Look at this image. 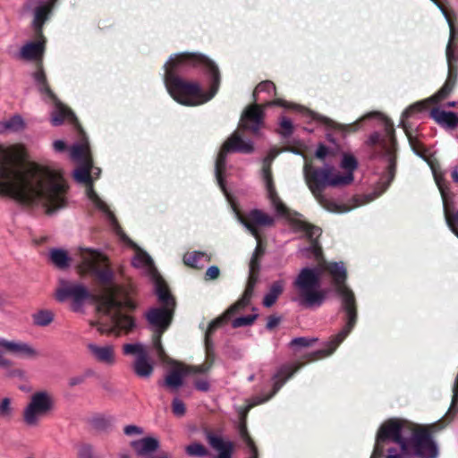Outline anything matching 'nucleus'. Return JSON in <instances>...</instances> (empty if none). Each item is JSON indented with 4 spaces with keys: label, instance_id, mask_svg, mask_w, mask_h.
I'll return each instance as SVG.
<instances>
[{
    "label": "nucleus",
    "instance_id": "obj_1",
    "mask_svg": "<svg viewBox=\"0 0 458 458\" xmlns=\"http://www.w3.org/2000/svg\"><path fill=\"white\" fill-rule=\"evenodd\" d=\"M281 106L284 108H292L300 113L308 120H318L325 123L327 127L341 132L344 136L347 133L355 131L360 121L371 117H377L380 123L384 126L385 133L380 136L377 133L373 134L369 139V143L377 145L381 152V162L385 165L386 171L380 177L375 192L371 195L358 196L352 199V204L339 203L334 199L327 198L322 194L326 187H338L350 184L353 181V172L358 166V162L353 155L344 153L341 161L343 172L336 171L335 168L326 165L323 168H314L311 164L305 162L303 167V175L307 186L312 192L318 202L327 211L333 213H345L357 207L367 204L380 196L389 186L394 177L395 169V142L394 139L393 124L379 113H369L353 123L341 124L326 117H321L310 110L295 104L286 102L283 99H276L267 102L265 106L250 105L242 113L240 128L224 143L216 160V178L217 183L227 199L230 201L229 194L225 189L224 177L225 172V157L230 151H237L245 154L251 153L254 149L253 143L250 140H245L242 131H250L258 135L260 128L263 126L264 110L270 106Z\"/></svg>",
    "mask_w": 458,
    "mask_h": 458
},
{
    "label": "nucleus",
    "instance_id": "obj_2",
    "mask_svg": "<svg viewBox=\"0 0 458 458\" xmlns=\"http://www.w3.org/2000/svg\"><path fill=\"white\" fill-rule=\"evenodd\" d=\"M78 273L92 276L102 290L91 294L86 286L75 282L61 280L55 290L57 301L72 300V310L78 311L88 300L97 303L98 318L89 321V326L102 335L120 336L129 334L135 322L129 311L135 308L131 298V289L123 285L111 270L107 258L100 251L79 247L72 253Z\"/></svg>",
    "mask_w": 458,
    "mask_h": 458
},
{
    "label": "nucleus",
    "instance_id": "obj_3",
    "mask_svg": "<svg viewBox=\"0 0 458 458\" xmlns=\"http://www.w3.org/2000/svg\"><path fill=\"white\" fill-rule=\"evenodd\" d=\"M28 157L23 145H0V195L23 204L38 206L47 213L65 206L68 184L62 169Z\"/></svg>",
    "mask_w": 458,
    "mask_h": 458
},
{
    "label": "nucleus",
    "instance_id": "obj_4",
    "mask_svg": "<svg viewBox=\"0 0 458 458\" xmlns=\"http://www.w3.org/2000/svg\"><path fill=\"white\" fill-rule=\"evenodd\" d=\"M80 134V140L74 143L70 149L71 158L78 165V168L73 174L74 178L77 182L85 184V193L90 205L109 220L121 239L132 248L134 252L131 260L132 266L140 269L154 284L156 293L162 307L151 309L147 314V319L155 331L154 347L157 349L158 356L164 359L165 352L161 346L160 338L171 323L175 304L174 300L170 294L165 282L157 271L151 258L122 232L108 205L93 190L92 182L99 177L101 171L100 168L94 167L92 165L89 144L81 129Z\"/></svg>",
    "mask_w": 458,
    "mask_h": 458
},
{
    "label": "nucleus",
    "instance_id": "obj_5",
    "mask_svg": "<svg viewBox=\"0 0 458 458\" xmlns=\"http://www.w3.org/2000/svg\"><path fill=\"white\" fill-rule=\"evenodd\" d=\"M327 272L335 293L341 298V309L345 315V326L334 336L327 348L312 353V360L331 355L347 337L357 320L356 300L353 292L345 284L346 269L342 262H319L318 266L300 270L293 282L292 301L305 308H318L327 299V290L321 288V276Z\"/></svg>",
    "mask_w": 458,
    "mask_h": 458
},
{
    "label": "nucleus",
    "instance_id": "obj_6",
    "mask_svg": "<svg viewBox=\"0 0 458 458\" xmlns=\"http://www.w3.org/2000/svg\"><path fill=\"white\" fill-rule=\"evenodd\" d=\"M164 68L165 89L181 105H202L209 101L218 90V68L205 55L195 53L175 54L170 56Z\"/></svg>",
    "mask_w": 458,
    "mask_h": 458
},
{
    "label": "nucleus",
    "instance_id": "obj_7",
    "mask_svg": "<svg viewBox=\"0 0 458 458\" xmlns=\"http://www.w3.org/2000/svg\"><path fill=\"white\" fill-rule=\"evenodd\" d=\"M437 424L419 425L402 419H391L378 429L370 458H437L438 447L431 433L438 430Z\"/></svg>",
    "mask_w": 458,
    "mask_h": 458
},
{
    "label": "nucleus",
    "instance_id": "obj_8",
    "mask_svg": "<svg viewBox=\"0 0 458 458\" xmlns=\"http://www.w3.org/2000/svg\"><path fill=\"white\" fill-rule=\"evenodd\" d=\"M233 210L239 222L242 223L257 240V246L250 262V276L242 297L236 303L231 306L223 317L215 319L209 324L206 332L207 344H208L212 333L218 327H220L225 321L228 320L234 313L239 312L248 305L253 294L255 284L258 281V259L264 253V249L260 240V231L261 229L271 226L274 224L273 216L262 210L253 209L246 215H242L234 208Z\"/></svg>",
    "mask_w": 458,
    "mask_h": 458
},
{
    "label": "nucleus",
    "instance_id": "obj_9",
    "mask_svg": "<svg viewBox=\"0 0 458 458\" xmlns=\"http://www.w3.org/2000/svg\"><path fill=\"white\" fill-rule=\"evenodd\" d=\"M276 155V151H271L263 161L261 181L266 197L277 216L285 218L294 231L303 233L309 240V247L300 249L302 256L307 258L313 257L315 259L319 260L321 249L318 239L321 234V230L317 226L308 224L301 215L289 209L277 193L270 169L271 162Z\"/></svg>",
    "mask_w": 458,
    "mask_h": 458
},
{
    "label": "nucleus",
    "instance_id": "obj_10",
    "mask_svg": "<svg viewBox=\"0 0 458 458\" xmlns=\"http://www.w3.org/2000/svg\"><path fill=\"white\" fill-rule=\"evenodd\" d=\"M57 0H26L24 10L33 15L32 27L35 30L36 39L26 43L20 50L19 57L29 61L42 59L45 50V38L42 35V27L50 18L53 7Z\"/></svg>",
    "mask_w": 458,
    "mask_h": 458
},
{
    "label": "nucleus",
    "instance_id": "obj_11",
    "mask_svg": "<svg viewBox=\"0 0 458 458\" xmlns=\"http://www.w3.org/2000/svg\"><path fill=\"white\" fill-rule=\"evenodd\" d=\"M410 145L413 151L426 160L430 166L432 171L435 182L440 191L443 206H444V213L446 224L450 230L458 237V231L455 228V225H458V211L454 214H452L449 209V199H450V191L445 184L444 174L440 171V167L438 164L435 163L429 157L428 150L424 148L422 143L416 138H413L411 135L407 133Z\"/></svg>",
    "mask_w": 458,
    "mask_h": 458
},
{
    "label": "nucleus",
    "instance_id": "obj_12",
    "mask_svg": "<svg viewBox=\"0 0 458 458\" xmlns=\"http://www.w3.org/2000/svg\"><path fill=\"white\" fill-rule=\"evenodd\" d=\"M55 409V397L52 391L40 388L33 391L22 410V420L27 427H38L41 420Z\"/></svg>",
    "mask_w": 458,
    "mask_h": 458
},
{
    "label": "nucleus",
    "instance_id": "obj_13",
    "mask_svg": "<svg viewBox=\"0 0 458 458\" xmlns=\"http://www.w3.org/2000/svg\"><path fill=\"white\" fill-rule=\"evenodd\" d=\"M34 85L41 94L44 101L52 106L50 121L54 126L61 125L64 122L76 123L72 112L61 103L52 92L47 82V78L41 66H38L32 74Z\"/></svg>",
    "mask_w": 458,
    "mask_h": 458
},
{
    "label": "nucleus",
    "instance_id": "obj_14",
    "mask_svg": "<svg viewBox=\"0 0 458 458\" xmlns=\"http://www.w3.org/2000/svg\"><path fill=\"white\" fill-rule=\"evenodd\" d=\"M302 363H296L293 366H283L278 369L276 375L273 377V391L272 393L263 398L256 397L253 399L252 403L248 404V406L244 409V411H241L242 416V423L240 426V434L245 442L246 445L249 447L250 455L249 458H258V451L254 445V442L247 434L246 426H245V417L249 410L258 404L267 402L269 400L282 386L289 379L298 369L302 367Z\"/></svg>",
    "mask_w": 458,
    "mask_h": 458
},
{
    "label": "nucleus",
    "instance_id": "obj_15",
    "mask_svg": "<svg viewBox=\"0 0 458 458\" xmlns=\"http://www.w3.org/2000/svg\"><path fill=\"white\" fill-rule=\"evenodd\" d=\"M441 11L445 18L446 19V21L450 28V38L448 45L446 47V60L448 64V77L444 84V86L432 97L417 102L413 104L412 106H428L429 104H435L438 103L439 101L445 99L447 98L450 93L453 91L455 81H456V72L454 68L453 63L455 60L454 53L452 49V44L454 38V23L449 18L448 13L442 4V3L439 0H431Z\"/></svg>",
    "mask_w": 458,
    "mask_h": 458
},
{
    "label": "nucleus",
    "instance_id": "obj_16",
    "mask_svg": "<svg viewBox=\"0 0 458 458\" xmlns=\"http://www.w3.org/2000/svg\"><path fill=\"white\" fill-rule=\"evenodd\" d=\"M211 366L212 361L208 360L199 366H187L174 362L171 366L170 371L165 377V384L171 388H178L182 385L184 377L208 373Z\"/></svg>",
    "mask_w": 458,
    "mask_h": 458
},
{
    "label": "nucleus",
    "instance_id": "obj_17",
    "mask_svg": "<svg viewBox=\"0 0 458 458\" xmlns=\"http://www.w3.org/2000/svg\"><path fill=\"white\" fill-rule=\"evenodd\" d=\"M123 351L126 355L135 356L133 369L139 377H150L153 372V364L149 360L148 350L144 344L140 343L126 344L123 346Z\"/></svg>",
    "mask_w": 458,
    "mask_h": 458
},
{
    "label": "nucleus",
    "instance_id": "obj_18",
    "mask_svg": "<svg viewBox=\"0 0 458 458\" xmlns=\"http://www.w3.org/2000/svg\"><path fill=\"white\" fill-rule=\"evenodd\" d=\"M13 354L25 359H36L39 356V352L30 344L0 338V354Z\"/></svg>",
    "mask_w": 458,
    "mask_h": 458
},
{
    "label": "nucleus",
    "instance_id": "obj_19",
    "mask_svg": "<svg viewBox=\"0 0 458 458\" xmlns=\"http://www.w3.org/2000/svg\"><path fill=\"white\" fill-rule=\"evenodd\" d=\"M87 349L92 359L104 366L113 367L117 362L115 348L113 344L89 343L87 344Z\"/></svg>",
    "mask_w": 458,
    "mask_h": 458
},
{
    "label": "nucleus",
    "instance_id": "obj_20",
    "mask_svg": "<svg viewBox=\"0 0 458 458\" xmlns=\"http://www.w3.org/2000/svg\"><path fill=\"white\" fill-rule=\"evenodd\" d=\"M207 439L210 446L218 453L217 458H231L233 444L219 436L208 433Z\"/></svg>",
    "mask_w": 458,
    "mask_h": 458
},
{
    "label": "nucleus",
    "instance_id": "obj_21",
    "mask_svg": "<svg viewBox=\"0 0 458 458\" xmlns=\"http://www.w3.org/2000/svg\"><path fill=\"white\" fill-rule=\"evenodd\" d=\"M430 116L440 126L453 130L458 126V114L454 112H447L440 108H433Z\"/></svg>",
    "mask_w": 458,
    "mask_h": 458
},
{
    "label": "nucleus",
    "instance_id": "obj_22",
    "mask_svg": "<svg viewBox=\"0 0 458 458\" xmlns=\"http://www.w3.org/2000/svg\"><path fill=\"white\" fill-rule=\"evenodd\" d=\"M131 445L137 454L148 458L158 448L159 442L156 437H147L132 441Z\"/></svg>",
    "mask_w": 458,
    "mask_h": 458
},
{
    "label": "nucleus",
    "instance_id": "obj_23",
    "mask_svg": "<svg viewBox=\"0 0 458 458\" xmlns=\"http://www.w3.org/2000/svg\"><path fill=\"white\" fill-rule=\"evenodd\" d=\"M25 128V122L21 115L15 114L6 120L0 121V134L18 132Z\"/></svg>",
    "mask_w": 458,
    "mask_h": 458
},
{
    "label": "nucleus",
    "instance_id": "obj_24",
    "mask_svg": "<svg viewBox=\"0 0 458 458\" xmlns=\"http://www.w3.org/2000/svg\"><path fill=\"white\" fill-rule=\"evenodd\" d=\"M285 287V281L284 280H277L272 283V284L269 287V290L267 293L265 295L263 300V304L266 307H271L280 294L284 292V289Z\"/></svg>",
    "mask_w": 458,
    "mask_h": 458
},
{
    "label": "nucleus",
    "instance_id": "obj_25",
    "mask_svg": "<svg viewBox=\"0 0 458 458\" xmlns=\"http://www.w3.org/2000/svg\"><path fill=\"white\" fill-rule=\"evenodd\" d=\"M210 260L209 256L205 252L192 251L186 253L183 257L184 263L191 267H202Z\"/></svg>",
    "mask_w": 458,
    "mask_h": 458
},
{
    "label": "nucleus",
    "instance_id": "obj_26",
    "mask_svg": "<svg viewBox=\"0 0 458 458\" xmlns=\"http://www.w3.org/2000/svg\"><path fill=\"white\" fill-rule=\"evenodd\" d=\"M50 259L57 267L62 269L69 267L72 263V258H70L67 251L64 250H51Z\"/></svg>",
    "mask_w": 458,
    "mask_h": 458
},
{
    "label": "nucleus",
    "instance_id": "obj_27",
    "mask_svg": "<svg viewBox=\"0 0 458 458\" xmlns=\"http://www.w3.org/2000/svg\"><path fill=\"white\" fill-rule=\"evenodd\" d=\"M14 400L12 397H4L0 400V419L3 420H11L14 415Z\"/></svg>",
    "mask_w": 458,
    "mask_h": 458
},
{
    "label": "nucleus",
    "instance_id": "obj_28",
    "mask_svg": "<svg viewBox=\"0 0 458 458\" xmlns=\"http://www.w3.org/2000/svg\"><path fill=\"white\" fill-rule=\"evenodd\" d=\"M53 312L47 310H39L32 315L34 324L39 327L48 326L53 321Z\"/></svg>",
    "mask_w": 458,
    "mask_h": 458
},
{
    "label": "nucleus",
    "instance_id": "obj_29",
    "mask_svg": "<svg viewBox=\"0 0 458 458\" xmlns=\"http://www.w3.org/2000/svg\"><path fill=\"white\" fill-rule=\"evenodd\" d=\"M293 123L292 121L284 116H282L279 123L278 132L286 137L293 133Z\"/></svg>",
    "mask_w": 458,
    "mask_h": 458
},
{
    "label": "nucleus",
    "instance_id": "obj_30",
    "mask_svg": "<svg viewBox=\"0 0 458 458\" xmlns=\"http://www.w3.org/2000/svg\"><path fill=\"white\" fill-rule=\"evenodd\" d=\"M186 452L191 456L203 457L208 454V450L199 443H193L186 447Z\"/></svg>",
    "mask_w": 458,
    "mask_h": 458
},
{
    "label": "nucleus",
    "instance_id": "obj_31",
    "mask_svg": "<svg viewBox=\"0 0 458 458\" xmlns=\"http://www.w3.org/2000/svg\"><path fill=\"white\" fill-rule=\"evenodd\" d=\"M257 318V314L240 317L233 320V327H241L251 325Z\"/></svg>",
    "mask_w": 458,
    "mask_h": 458
},
{
    "label": "nucleus",
    "instance_id": "obj_32",
    "mask_svg": "<svg viewBox=\"0 0 458 458\" xmlns=\"http://www.w3.org/2000/svg\"><path fill=\"white\" fill-rule=\"evenodd\" d=\"M316 157L321 160H326L335 155V152L333 149H330L324 145H319L318 148L316 150Z\"/></svg>",
    "mask_w": 458,
    "mask_h": 458
},
{
    "label": "nucleus",
    "instance_id": "obj_33",
    "mask_svg": "<svg viewBox=\"0 0 458 458\" xmlns=\"http://www.w3.org/2000/svg\"><path fill=\"white\" fill-rule=\"evenodd\" d=\"M275 90H276L275 84L270 81H266L259 83L256 87V89L254 90V96L256 97L257 95H259L260 92H263V91L271 92V91H275Z\"/></svg>",
    "mask_w": 458,
    "mask_h": 458
},
{
    "label": "nucleus",
    "instance_id": "obj_34",
    "mask_svg": "<svg viewBox=\"0 0 458 458\" xmlns=\"http://www.w3.org/2000/svg\"><path fill=\"white\" fill-rule=\"evenodd\" d=\"M172 410L175 416L182 417L185 414V405L178 398H174L172 403Z\"/></svg>",
    "mask_w": 458,
    "mask_h": 458
},
{
    "label": "nucleus",
    "instance_id": "obj_35",
    "mask_svg": "<svg viewBox=\"0 0 458 458\" xmlns=\"http://www.w3.org/2000/svg\"><path fill=\"white\" fill-rule=\"evenodd\" d=\"M207 373H205L204 375H206ZM199 374H197L195 375V379H194V385L196 386V388L199 391H203V392H206L209 389V382L208 381L207 378H199L198 376Z\"/></svg>",
    "mask_w": 458,
    "mask_h": 458
},
{
    "label": "nucleus",
    "instance_id": "obj_36",
    "mask_svg": "<svg viewBox=\"0 0 458 458\" xmlns=\"http://www.w3.org/2000/svg\"><path fill=\"white\" fill-rule=\"evenodd\" d=\"M52 148L55 153H63L68 149L67 144L63 140H54Z\"/></svg>",
    "mask_w": 458,
    "mask_h": 458
},
{
    "label": "nucleus",
    "instance_id": "obj_37",
    "mask_svg": "<svg viewBox=\"0 0 458 458\" xmlns=\"http://www.w3.org/2000/svg\"><path fill=\"white\" fill-rule=\"evenodd\" d=\"M123 431H124V434L127 435V436L142 435L143 434V428H140L138 426H135V425H128V426H126L124 428Z\"/></svg>",
    "mask_w": 458,
    "mask_h": 458
},
{
    "label": "nucleus",
    "instance_id": "obj_38",
    "mask_svg": "<svg viewBox=\"0 0 458 458\" xmlns=\"http://www.w3.org/2000/svg\"><path fill=\"white\" fill-rule=\"evenodd\" d=\"M219 268L216 266H212L208 268L206 272V278L209 280H213L218 277L219 276Z\"/></svg>",
    "mask_w": 458,
    "mask_h": 458
},
{
    "label": "nucleus",
    "instance_id": "obj_39",
    "mask_svg": "<svg viewBox=\"0 0 458 458\" xmlns=\"http://www.w3.org/2000/svg\"><path fill=\"white\" fill-rule=\"evenodd\" d=\"M311 341L312 340H310V339H307V338H304V337L296 338V339H293L291 342V345L293 347L308 346L310 344Z\"/></svg>",
    "mask_w": 458,
    "mask_h": 458
},
{
    "label": "nucleus",
    "instance_id": "obj_40",
    "mask_svg": "<svg viewBox=\"0 0 458 458\" xmlns=\"http://www.w3.org/2000/svg\"><path fill=\"white\" fill-rule=\"evenodd\" d=\"M83 381H84L83 376L72 377L69 379V386H74L81 384Z\"/></svg>",
    "mask_w": 458,
    "mask_h": 458
},
{
    "label": "nucleus",
    "instance_id": "obj_41",
    "mask_svg": "<svg viewBox=\"0 0 458 458\" xmlns=\"http://www.w3.org/2000/svg\"><path fill=\"white\" fill-rule=\"evenodd\" d=\"M279 323V318H276V317H270L267 320V327L268 329H272L274 328L275 327H276Z\"/></svg>",
    "mask_w": 458,
    "mask_h": 458
},
{
    "label": "nucleus",
    "instance_id": "obj_42",
    "mask_svg": "<svg viewBox=\"0 0 458 458\" xmlns=\"http://www.w3.org/2000/svg\"><path fill=\"white\" fill-rule=\"evenodd\" d=\"M9 365L10 361L0 354V367L5 368L8 367Z\"/></svg>",
    "mask_w": 458,
    "mask_h": 458
},
{
    "label": "nucleus",
    "instance_id": "obj_43",
    "mask_svg": "<svg viewBox=\"0 0 458 458\" xmlns=\"http://www.w3.org/2000/svg\"><path fill=\"white\" fill-rule=\"evenodd\" d=\"M148 458H170V455L166 453H158L156 455Z\"/></svg>",
    "mask_w": 458,
    "mask_h": 458
},
{
    "label": "nucleus",
    "instance_id": "obj_44",
    "mask_svg": "<svg viewBox=\"0 0 458 458\" xmlns=\"http://www.w3.org/2000/svg\"><path fill=\"white\" fill-rule=\"evenodd\" d=\"M452 177H453V180L456 182H458V168L455 167L453 172H452Z\"/></svg>",
    "mask_w": 458,
    "mask_h": 458
},
{
    "label": "nucleus",
    "instance_id": "obj_45",
    "mask_svg": "<svg viewBox=\"0 0 458 458\" xmlns=\"http://www.w3.org/2000/svg\"><path fill=\"white\" fill-rule=\"evenodd\" d=\"M446 106H448V107H454V106H456V102H454V101L448 102L446 104Z\"/></svg>",
    "mask_w": 458,
    "mask_h": 458
},
{
    "label": "nucleus",
    "instance_id": "obj_46",
    "mask_svg": "<svg viewBox=\"0 0 458 458\" xmlns=\"http://www.w3.org/2000/svg\"><path fill=\"white\" fill-rule=\"evenodd\" d=\"M120 458H129V455L128 454H121Z\"/></svg>",
    "mask_w": 458,
    "mask_h": 458
}]
</instances>
